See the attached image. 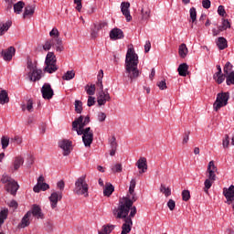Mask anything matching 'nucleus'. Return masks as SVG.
I'll return each mask as SVG.
<instances>
[{"instance_id": "obj_5", "label": "nucleus", "mask_w": 234, "mask_h": 234, "mask_svg": "<svg viewBox=\"0 0 234 234\" xmlns=\"http://www.w3.org/2000/svg\"><path fill=\"white\" fill-rule=\"evenodd\" d=\"M2 184H5V190L7 193H10V195L16 196L17 193V190L19 189V185L16 180H14L12 177L4 175L1 178Z\"/></svg>"}, {"instance_id": "obj_17", "label": "nucleus", "mask_w": 234, "mask_h": 234, "mask_svg": "<svg viewBox=\"0 0 234 234\" xmlns=\"http://www.w3.org/2000/svg\"><path fill=\"white\" fill-rule=\"evenodd\" d=\"M131 7V4L129 2H122L121 4V11L122 13V16L126 17V21H132L133 16H131V11H129V8Z\"/></svg>"}, {"instance_id": "obj_59", "label": "nucleus", "mask_w": 234, "mask_h": 234, "mask_svg": "<svg viewBox=\"0 0 234 234\" xmlns=\"http://www.w3.org/2000/svg\"><path fill=\"white\" fill-rule=\"evenodd\" d=\"M218 16H221V17H224V16H226V9H224V5L218 6Z\"/></svg>"}, {"instance_id": "obj_23", "label": "nucleus", "mask_w": 234, "mask_h": 234, "mask_svg": "<svg viewBox=\"0 0 234 234\" xmlns=\"http://www.w3.org/2000/svg\"><path fill=\"white\" fill-rule=\"evenodd\" d=\"M30 217H32V212H27L22 218L21 222L18 224V228H27L30 226Z\"/></svg>"}, {"instance_id": "obj_49", "label": "nucleus", "mask_w": 234, "mask_h": 234, "mask_svg": "<svg viewBox=\"0 0 234 234\" xmlns=\"http://www.w3.org/2000/svg\"><path fill=\"white\" fill-rule=\"evenodd\" d=\"M110 145H111V149H117L118 148V143H116V137L112 136L110 139Z\"/></svg>"}, {"instance_id": "obj_51", "label": "nucleus", "mask_w": 234, "mask_h": 234, "mask_svg": "<svg viewBox=\"0 0 234 234\" xmlns=\"http://www.w3.org/2000/svg\"><path fill=\"white\" fill-rule=\"evenodd\" d=\"M221 28L222 30H228V28H231V24H229L228 19H223Z\"/></svg>"}, {"instance_id": "obj_48", "label": "nucleus", "mask_w": 234, "mask_h": 234, "mask_svg": "<svg viewBox=\"0 0 234 234\" xmlns=\"http://www.w3.org/2000/svg\"><path fill=\"white\" fill-rule=\"evenodd\" d=\"M103 229H102V233H104V234H110V233H112V229H114V226L113 225H112V226H103L102 227Z\"/></svg>"}, {"instance_id": "obj_64", "label": "nucleus", "mask_w": 234, "mask_h": 234, "mask_svg": "<svg viewBox=\"0 0 234 234\" xmlns=\"http://www.w3.org/2000/svg\"><path fill=\"white\" fill-rule=\"evenodd\" d=\"M130 215L127 216V218H133L134 215H136V207H132L131 208Z\"/></svg>"}, {"instance_id": "obj_25", "label": "nucleus", "mask_w": 234, "mask_h": 234, "mask_svg": "<svg viewBox=\"0 0 234 234\" xmlns=\"http://www.w3.org/2000/svg\"><path fill=\"white\" fill-rule=\"evenodd\" d=\"M187 70H189V66L186 63L180 64L177 69L179 76H182L183 78H186V76H187Z\"/></svg>"}, {"instance_id": "obj_32", "label": "nucleus", "mask_w": 234, "mask_h": 234, "mask_svg": "<svg viewBox=\"0 0 234 234\" xmlns=\"http://www.w3.org/2000/svg\"><path fill=\"white\" fill-rule=\"evenodd\" d=\"M8 218V209L4 208L0 211V226H3L5 224V220Z\"/></svg>"}, {"instance_id": "obj_55", "label": "nucleus", "mask_w": 234, "mask_h": 234, "mask_svg": "<svg viewBox=\"0 0 234 234\" xmlns=\"http://www.w3.org/2000/svg\"><path fill=\"white\" fill-rule=\"evenodd\" d=\"M157 86L161 90H165V89H167V84L165 83V80L159 81L157 83Z\"/></svg>"}, {"instance_id": "obj_46", "label": "nucleus", "mask_w": 234, "mask_h": 234, "mask_svg": "<svg viewBox=\"0 0 234 234\" xmlns=\"http://www.w3.org/2000/svg\"><path fill=\"white\" fill-rule=\"evenodd\" d=\"M227 85H234V72L231 71L228 76H227Z\"/></svg>"}, {"instance_id": "obj_40", "label": "nucleus", "mask_w": 234, "mask_h": 234, "mask_svg": "<svg viewBox=\"0 0 234 234\" xmlns=\"http://www.w3.org/2000/svg\"><path fill=\"white\" fill-rule=\"evenodd\" d=\"M160 191L163 193V195H165V197H171V188L165 187V185H161Z\"/></svg>"}, {"instance_id": "obj_41", "label": "nucleus", "mask_w": 234, "mask_h": 234, "mask_svg": "<svg viewBox=\"0 0 234 234\" xmlns=\"http://www.w3.org/2000/svg\"><path fill=\"white\" fill-rule=\"evenodd\" d=\"M100 30H101V27H100V24H94V28L91 29L90 33L91 37L96 38Z\"/></svg>"}, {"instance_id": "obj_35", "label": "nucleus", "mask_w": 234, "mask_h": 234, "mask_svg": "<svg viewBox=\"0 0 234 234\" xmlns=\"http://www.w3.org/2000/svg\"><path fill=\"white\" fill-rule=\"evenodd\" d=\"M141 14H142V19L143 21H147L150 17H151V9L149 8H143L141 10Z\"/></svg>"}, {"instance_id": "obj_7", "label": "nucleus", "mask_w": 234, "mask_h": 234, "mask_svg": "<svg viewBox=\"0 0 234 234\" xmlns=\"http://www.w3.org/2000/svg\"><path fill=\"white\" fill-rule=\"evenodd\" d=\"M229 101V92H221L218 93L217 99L213 104L214 111L218 112L222 107H226L228 105V101Z\"/></svg>"}, {"instance_id": "obj_39", "label": "nucleus", "mask_w": 234, "mask_h": 234, "mask_svg": "<svg viewBox=\"0 0 234 234\" xmlns=\"http://www.w3.org/2000/svg\"><path fill=\"white\" fill-rule=\"evenodd\" d=\"M213 182H215V181H213L211 179H206L205 180L204 191H205V193H207H207H209V189H211V186H213Z\"/></svg>"}, {"instance_id": "obj_28", "label": "nucleus", "mask_w": 234, "mask_h": 234, "mask_svg": "<svg viewBox=\"0 0 234 234\" xmlns=\"http://www.w3.org/2000/svg\"><path fill=\"white\" fill-rule=\"evenodd\" d=\"M114 193V186L110 183L106 184V186L103 189L104 197H111Z\"/></svg>"}, {"instance_id": "obj_38", "label": "nucleus", "mask_w": 234, "mask_h": 234, "mask_svg": "<svg viewBox=\"0 0 234 234\" xmlns=\"http://www.w3.org/2000/svg\"><path fill=\"white\" fill-rule=\"evenodd\" d=\"M1 145H2V149H6V147H8V145H10V137L5 136V135L2 136Z\"/></svg>"}, {"instance_id": "obj_18", "label": "nucleus", "mask_w": 234, "mask_h": 234, "mask_svg": "<svg viewBox=\"0 0 234 234\" xmlns=\"http://www.w3.org/2000/svg\"><path fill=\"white\" fill-rule=\"evenodd\" d=\"M223 195L227 199V203L231 204L234 201V186L231 185L229 188H223Z\"/></svg>"}, {"instance_id": "obj_12", "label": "nucleus", "mask_w": 234, "mask_h": 234, "mask_svg": "<svg viewBox=\"0 0 234 234\" xmlns=\"http://www.w3.org/2000/svg\"><path fill=\"white\" fill-rule=\"evenodd\" d=\"M42 98L44 100H52L54 96V90H52V86L49 83H45L41 88Z\"/></svg>"}, {"instance_id": "obj_21", "label": "nucleus", "mask_w": 234, "mask_h": 234, "mask_svg": "<svg viewBox=\"0 0 234 234\" xmlns=\"http://www.w3.org/2000/svg\"><path fill=\"white\" fill-rule=\"evenodd\" d=\"M138 169H140L139 173L142 175L147 171V159L145 157H140L136 163Z\"/></svg>"}, {"instance_id": "obj_47", "label": "nucleus", "mask_w": 234, "mask_h": 234, "mask_svg": "<svg viewBox=\"0 0 234 234\" xmlns=\"http://www.w3.org/2000/svg\"><path fill=\"white\" fill-rule=\"evenodd\" d=\"M182 198L185 202H187V200L191 198V193L189 192V190H183Z\"/></svg>"}, {"instance_id": "obj_3", "label": "nucleus", "mask_w": 234, "mask_h": 234, "mask_svg": "<svg viewBox=\"0 0 234 234\" xmlns=\"http://www.w3.org/2000/svg\"><path fill=\"white\" fill-rule=\"evenodd\" d=\"M49 36L51 39H48L45 42L43 45L44 50H50V48L52 47L54 49L57 50V52H63L65 50V48L63 47V40L59 37V31L58 28L54 27L50 32Z\"/></svg>"}, {"instance_id": "obj_14", "label": "nucleus", "mask_w": 234, "mask_h": 234, "mask_svg": "<svg viewBox=\"0 0 234 234\" xmlns=\"http://www.w3.org/2000/svg\"><path fill=\"white\" fill-rule=\"evenodd\" d=\"M1 54L4 61H12V58L16 56V48L11 46L6 49H3Z\"/></svg>"}, {"instance_id": "obj_42", "label": "nucleus", "mask_w": 234, "mask_h": 234, "mask_svg": "<svg viewBox=\"0 0 234 234\" xmlns=\"http://www.w3.org/2000/svg\"><path fill=\"white\" fill-rule=\"evenodd\" d=\"M75 111L78 114H81L83 111V103L81 101H75Z\"/></svg>"}, {"instance_id": "obj_58", "label": "nucleus", "mask_w": 234, "mask_h": 234, "mask_svg": "<svg viewBox=\"0 0 234 234\" xmlns=\"http://www.w3.org/2000/svg\"><path fill=\"white\" fill-rule=\"evenodd\" d=\"M96 103V98L92 97V96H89L88 98V107H92V105H94Z\"/></svg>"}, {"instance_id": "obj_16", "label": "nucleus", "mask_w": 234, "mask_h": 234, "mask_svg": "<svg viewBox=\"0 0 234 234\" xmlns=\"http://www.w3.org/2000/svg\"><path fill=\"white\" fill-rule=\"evenodd\" d=\"M81 123V117L75 119V121L72 122V131H76L77 134L79 136H82L85 134V127L80 125Z\"/></svg>"}, {"instance_id": "obj_57", "label": "nucleus", "mask_w": 234, "mask_h": 234, "mask_svg": "<svg viewBox=\"0 0 234 234\" xmlns=\"http://www.w3.org/2000/svg\"><path fill=\"white\" fill-rule=\"evenodd\" d=\"M202 6H203V8H206V10H208V8H211V1L210 0H203Z\"/></svg>"}, {"instance_id": "obj_20", "label": "nucleus", "mask_w": 234, "mask_h": 234, "mask_svg": "<svg viewBox=\"0 0 234 234\" xmlns=\"http://www.w3.org/2000/svg\"><path fill=\"white\" fill-rule=\"evenodd\" d=\"M132 229H133V219L131 218H125L124 223L122 226L121 234L131 233Z\"/></svg>"}, {"instance_id": "obj_29", "label": "nucleus", "mask_w": 234, "mask_h": 234, "mask_svg": "<svg viewBox=\"0 0 234 234\" xmlns=\"http://www.w3.org/2000/svg\"><path fill=\"white\" fill-rule=\"evenodd\" d=\"M31 213L33 217H37V218H43V213L41 212V207H39V206L34 205Z\"/></svg>"}, {"instance_id": "obj_56", "label": "nucleus", "mask_w": 234, "mask_h": 234, "mask_svg": "<svg viewBox=\"0 0 234 234\" xmlns=\"http://www.w3.org/2000/svg\"><path fill=\"white\" fill-rule=\"evenodd\" d=\"M167 206H168L170 211H173V210H175L176 203L175 202V200L169 199V201L167 202Z\"/></svg>"}, {"instance_id": "obj_8", "label": "nucleus", "mask_w": 234, "mask_h": 234, "mask_svg": "<svg viewBox=\"0 0 234 234\" xmlns=\"http://www.w3.org/2000/svg\"><path fill=\"white\" fill-rule=\"evenodd\" d=\"M93 140L94 133L90 130V127L85 128L84 135H82V141L85 147H90Z\"/></svg>"}, {"instance_id": "obj_11", "label": "nucleus", "mask_w": 234, "mask_h": 234, "mask_svg": "<svg viewBox=\"0 0 234 234\" xmlns=\"http://www.w3.org/2000/svg\"><path fill=\"white\" fill-rule=\"evenodd\" d=\"M58 146L63 150L64 156H69L70 151H72V142L67 139H64L58 143Z\"/></svg>"}, {"instance_id": "obj_9", "label": "nucleus", "mask_w": 234, "mask_h": 234, "mask_svg": "<svg viewBox=\"0 0 234 234\" xmlns=\"http://www.w3.org/2000/svg\"><path fill=\"white\" fill-rule=\"evenodd\" d=\"M107 101H111V95L109 94V90L99 91L97 96V102L99 107L105 105Z\"/></svg>"}, {"instance_id": "obj_2", "label": "nucleus", "mask_w": 234, "mask_h": 234, "mask_svg": "<svg viewBox=\"0 0 234 234\" xmlns=\"http://www.w3.org/2000/svg\"><path fill=\"white\" fill-rule=\"evenodd\" d=\"M138 55L133 48H128L125 58V72L131 81H134L136 78L140 77V70H138Z\"/></svg>"}, {"instance_id": "obj_45", "label": "nucleus", "mask_w": 234, "mask_h": 234, "mask_svg": "<svg viewBox=\"0 0 234 234\" xmlns=\"http://www.w3.org/2000/svg\"><path fill=\"white\" fill-rule=\"evenodd\" d=\"M79 118H81V122H79V125L85 127V125H88V123L90 122V116H86L85 118H83L82 115H80Z\"/></svg>"}, {"instance_id": "obj_26", "label": "nucleus", "mask_w": 234, "mask_h": 234, "mask_svg": "<svg viewBox=\"0 0 234 234\" xmlns=\"http://www.w3.org/2000/svg\"><path fill=\"white\" fill-rule=\"evenodd\" d=\"M217 46L219 50H224L225 48H228V40H226L224 37H219L217 41Z\"/></svg>"}, {"instance_id": "obj_4", "label": "nucleus", "mask_w": 234, "mask_h": 234, "mask_svg": "<svg viewBox=\"0 0 234 234\" xmlns=\"http://www.w3.org/2000/svg\"><path fill=\"white\" fill-rule=\"evenodd\" d=\"M86 176L79 177L75 182V188L73 192L76 195H83L85 197H89V184L85 180Z\"/></svg>"}, {"instance_id": "obj_13", "label": "nucleus", "mask_w": 234, "mask_h": 234, "mask_svg": "<svg viewBox=\"0 0 234 234\" xmlns=\"http://www.w3.org/2000/svg\"><path fill=\"white\" fill-rule=\"evenodd\" d=\"M63 198V192H53L49 197V201L51 204L52 209H56L58 207V202H59Z\"/></svg>"}, {"instance_id": "obj_60", "label": "nucleus", "mask_w": 234, "mask_h": 234, "mask_svg": "<svg viewBox=\"0 0 234 234\" xmlns=\"http://www.w3.org/2000/svg\"><path fill=\"white\" fill-rule=\"evenodd\" d=\"M97 87L99 88L100 91L103 90V81L101 80V78H100V74L98 75Z\"/></svg>"}, {"instance_id": "obj_53", "label": "nucleus", "mask_w": 234, "mask_h": 234, "mask_svg": "<svg viewBox=\"0 0 234 234\" xmlns=\"http://www.w3.org/2000/svg\"><path fill=\"white\" fill-rule=\"evenodd\" d=\"M11 142L16 144L17 145H21L23 143V138H21L19 135H16L14 138H11Z\"/></svg>"}, {"instance_id": "obj_52", "label": "nucleus", "mask_w": 234, "mask_h": 234, "mask_svg": "<svg viewBox=\"0 0 234 234\" xmlns=\"http://www.w3.org/2000/svg\"><path fill=\"white\" fill-rule=\"evenodd\" d=\"M27 111H28V112H32L34 111V101L30 99L27 102Z\"/></svg>"}, {"instance_id": "obj_1", "label": "nucleus", "mask_w": 234, "mask_h": 234, "mask_svg": "<svg viewBox=\"0 0 234 234\" xmlns=\"http://www.w3.org/2000/svg\"><path fill=\"white\" fill-rule=\"evenodd\" d=\"M136 187V179H132L130 182L129 194L127 197L122 198L119 201V206L113 208L112 214L116 218H127L129 216V211L133 207V203L138 200L136 193H134V188Z\"/></svg>"}, {"instance_id": "obj_27", "label": "nucleus", "mask_w": 234, "mask_h": 234, "mask_svg": "<svg viewBox=\"0 0 234 234\" xmlns=\"http://www.w3.org/2000/svg\"><path fill=\"white\" fill-rule=\"evenodd\" d=\"M8 101H10V98H8V92L5 90H2L0 91L1 105H5V103H8Z\"/></svg>"}, {"instance_id": "obj_50", "label": "nucleus", "mask_w": 234, "mask_h": 234, "mask_svg": "<svg viewBox=\"0 0 234 234\" xmlns=\"http://www.w3.org/2000/svg\"><path fill=\"white\" fill-rule=\"evenodd\" d=\"M122 164H116L112 167V173H122Z\"/></svg>"}, {"instance_id": "obj_63", "label": "nucleus", "mask_w": 234, "mask_h": 234, "mask_svg": "<svg viewBox=\"0 0 234 234\" xmlns=\"http://www.w3.org/2000/svg\"><path fill=\"white\" fill-rule=\"evenodd\" d=\"M74 3L76 5V10H78V12H81V8H82V5H81V0H74Z\"/></svg>"}, {"instance_id": "obj_30", "label": "nucleus", "mask_w": 234, "mask_h": 234, "mask_svg": "<svg viewBox=\"0 0 234 234\" xmlns=\"http://www.w3.org/2000/svg\"><path fill=\"white\" fill-rule=\"evenodd\" d=\"M23 8H25V2L19 1L14 5V12L15 14H21L23 12Z\"/></svg>"}, {"instance_id": "obj_10", "label": "nucleus", "mask_w": 234, "mask_h": 234, "mask_svg": "<svg viewBox=\"0 0 234 234\" xmlns=\"http://www.w3.org/2000/svg\"><path fill=\"white\" fill-rule=\"evenodd\" d=\"M47 189H50V186L45 183V177L40 176L37 179V184L33 187V191L39 193V191H47Z\"/></svg>"}, {"instance_id": "obj_19", "label": "nucleus", "mask_w": 234, "mask_h": 234, "mask_svg": "<svg viewBox=\"0 0 234 234\" xmlns=\"http://www.w3.org/2000/svg\"><path fill=\"white\" fill-rule=\"evenodd\" d=\"M123 31L118 27H115L110 31V39L116 41L118 39H123Z\"/></svg>"}, {"instance_id": "obj_15", "label": "nucleus", "mask_w": 234, "mask_h": 234, "mask_svg": "<svg viewBox=\"0 0 234 234\" xmlns=\"http://www.w3.org/2000/svg\"><path fill=\"white\" fill-rule=\"evenodd\" d=\"M207 173H208V180H212V182H215L217 180V166L215 165V161H210L207 165Z\"/></svg>"}, {"instance_id": "obj_37", "label": "nucleus", "mask_w": 234, "mask_h": 234, "mask_svg": "<svg viewBox=\"0 0 234 234\" xmlns=\"http://www.w3.org/2000/svg\"><path fill=\"white\" fill-rule=\"evenodd\" d=\"M85 90L89 96H94L96 94V85L91 84L90 86L87 85Z\"/></svg>"}, {"instance_id": "obj_44", "label": "nucleus", "mask_w": 234, "mask_h": 234, "mask_svg": "<svg viewBox=\"0 0 234 234\" xmlns=\"http://www.w3.org/2000/svg\"><path fill=\"white\" fill-rule=\"evenodd\" d=\"M189 14H190V19L192 23H197V8L195 7L190 8Z\"/></svg>"}, {"instance_id": "obj_24", "label": "nucleus", "mask_w": 234, "mask_h": 234, "mask_svg": "<svg viewBox=\"0 0 234 234\" xmlns=\"http://www.w3.org/2000/svg\"><path fill=\"white\" fill-rule=\"evenodd\" d=\"M34 12H36V5H28L25 7V11L23 14L24 19H27V17H32L34 16Z\"/></svg>"}, {"instance_id": "obj_22", "label": "nucleus", "mask_w": 234, "mask_h": 234, "mask_svg": "<svg viewBox=\"0 0 234 234\" xmlns=\"http://www.w3.org/2000/svg\"><path fill=\"white\" fill-rule=\"evenodd\" d=\"M42 72L41 69H34L32 72H29L28 78L30 81H39Z\"/></svg>"}, {"instance_id": "obj_36", "label": "nucleus", "mask_w": 234, "mask_h": 234, "mask_svg": "<svg viewBox=\"0 0 234 234\" xmlns=\"http://www.w3.org/2000/svg\"><path fill=\"white\" fill-rule=\"evenodd\" d=\"M76 76V73L74 70H69L63 75L62 79L66 81H70V80H74V77Z\"/></svg>"}, {"instance_id": "obj_33", "label": "nucleus", "mask_w": 234, "mask_h": 234, "mask_svg": "<svg viewBox=\"0 0 234 234\" xmlns=\"http://www.w3.org/2000/svg\"><path fill=\"white\" fill-rule=\"evenodd\" d=\"M25 163V160L23 159V157H16L15 161H14V170L17 171V169H19L21 167V165H23V164Z\"/></svg>"}, {"instance_id": "obj_34", "label": "nucleus", "mask_w": 234, "mask_h": 234, "mask_svg": "<svg viewBox=\"0 0 234 234\" xmlns=\"http://www.w3.org/2000/svg\"><path fill=\"white\" fill-rule=\"evenodd\" d=\"M178 52H179V56L180 58H186V56H187V46H186V44H181L179 46V49H178Z\"/></svg>"}, {"instance_id": "obj_31", "label": "nucleus", "mask_w": 234, "mask_h": 234, "mask_svg": "<svg viewBox=\"0 0 234 234\" xmlns=\"http://www.w3.org/2000/svg\"><path fill=\"white\" fill-rule=\"evenodd\" d=\"M12 27V21H7L5 24L0 25V36H3L5 32H8V28Z\"/></svg>"}, {"instance_id": "obj_61", "label": "nucleus", "mask_w": 234, "mask_h": 234, "mask_svg": "<svg viewBox=\"0 0 234 234\" xmlns=\"http://www.w3.org/2000/svg\"><path fill=\"white\" fill-rule=\"evenodd\" d=\"M57 187L60 190V193H62L63 189H65V181H58L57 184Z\"/></svg>"}, {"instance_id": "obj_54", "label": "nucleus", "mask_w": 234, "mask_h": 234, "mask_svg": "<svg viewBox=\"0 0 234 234\" xmlns=\"http://www.w3.org/2000/svg\"><path fill=\"white\" fill-rule=\"evenodd\" d=\"M216 79H217L216 80L217 83H218V85H220L221 83H224V80H226V75L221 73L218 76H216Z\"/></svg>"}, {"instance_id": "obj_43", "label": "nucleus", "mask_w": 234, "mask_h": 234, "mask_svg": "<svg viewBox=\"0 0 234 234\" xmlns=\"http://www.w3.org/2000/svg\"><path fill=\"white\" fill-rule=\"evenodd\" d=\"M233 69V65L231 62H227L224 66L223 72L228 76L231 74V70Z\"/></svg>"}, {"instance_id": "obj_62", "label": "nucleus", "mask_w": 234, "mask_h": 234, "mask_svg": "<svg viewBox=\"0 0 234 234\" xmlns=\"http://www.w3.org/2000/svg\"><path fill=\"white\" fill-rule=\"evenodd\" d=\"M106 118H107V115L105 114V112H99L98 114L99 122H105Z\"/></svg>"}, {"instance_id": "obj_6", "label": "nucleus", "mask_w": 234, "mask_h": 234, "mask_svg": "<svg viewBox=\"0 0 234 234\" xmlns=\"http://www.w3.org/2000/svg\"><path fill=\"white\" fill-rule=\"evenodd\" d=\"M58 60L56 59V55L54 52H48L46 56V60H45V69L44 71L48 72V74H54L58 70Z\"/></svg>"}]
</instances>
